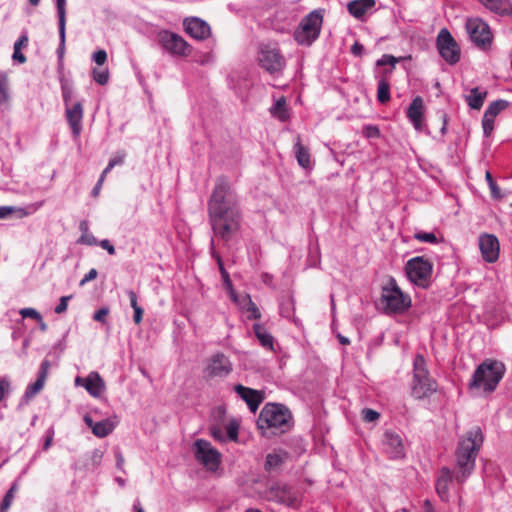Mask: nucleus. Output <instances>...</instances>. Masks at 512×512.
I'll use <instances>...</instances> for the list:
<instances>
[{
	"label": "nucleus",
	"instance_id": "nucleus-16",
	"mask_svg": "<svg viewBox=\"0 0 512 512\" xmlns=\"http://www.w3.org/2000/svg\"><path fill=\"white\" fill-rule=\"evenodd\" d=\"M50 361L45 359L41 362L40 367L37 372V379L34 383L29 384L26 387V390L22 396V402L28 403L32 398H34L44 387L46 379L48 377V372L50 368Z\"/></svg>",
	"mask_w": 512,
	"mask_h": 512
},
{
	"label": "nucleus",
	"instance_id": "nucleus-26",
	"mask_svg": "<svg viewBox=\"0 0 512 512\" xmlns=\"http://www.w3.org/2000/svg\"><path fill=\"white\" fill-rule=\"evenodd\" d=\"M84 422L91 428L92 433L99 438L108 436L115 428V424L110 419L94 422L91 416L85 415Z\"/></svg>",
	"mask_w": 512,
	"mask_h": 512
},
{
	"label": "nucleus",
	"instance_id": "nucleus-52",
	"mask_svg": "<svg viewBox=\"0 0 512 512\" xmlns=\"http://www.w3.org/2000/svg\"><path fill=\"white\" fill-rule=\"evenodd\" d=\"M397 62V58L392 55L385 54L379 60H377V66L390 65L392 68H394Z\"/></svg>",
	"mask_w": 512,
	"mask_h": 512
},
{
	"label": "nucleus",
	"instance_id": "nucleus-19",
	"mask_svg": "<svg viewBox=\"0 0 512 512\" xmlns=\"http://www.w3.org/2000/svg\"><path fill=\"white\" fill-rule=\"evenodd\" d=\"M183 25L185 32L196 40H205L211 33L209 24L198 17L186 18Z\"/></svg>",
	"mask_w": 512,
	"mask_h": 512
},
{
	"label": "nucleus",
	"instance_id": "nucleus-14",
	"mask_svg": "<svg viewBox=\"0 0 512 512\" xmlns=\"http://www.w3.org/2000/svg\"><path fill=\"white\" fill-rule=\"evenodd\" d=\"M267 497L269 500L288 507H296L299 503L297 492L290 486L281 483L271 485L267 490Z\"/></svg>",
	"mask_w": 512,
	"mask_h": 512
},
{
	"label": "nucleus",
	"instance_id": "nucleus-59",
	"mask_svg": "<svg viewBox=\"0 0 512 512\" xmlns=\"http://www.w3.org/2000/svg\"><path fill=\"white\" fill-rule=\"evenodd\" d=\"M13 498L10 495H4L2 502L0 503V512H7L13 503Z\"/></svg>",
	"mask_w": 512,
	"mask_h": 512
},
{
	"label": "nucleus",
	"instance_id": "nucleus-17",
	"mask_svg": "<svg viewBox=\"0 0 512 512\" xmlns=\"http://www.w3.org/2000/svg\"><path fill=\"white\" fill-rule=\"evenodd\" d=\"M479 248L483 259L488 263H494L499 257V241L492 234H483L479 237Z\"/></svg>",
	"mask_w": 512,
	"mask_h": 512
},
{
	"label": "nucleus",
	"instance_id": "nucleus-62",
	"mask_svg": "<svg viewBox=\"0 0 512 512\" xmlns=\"http://www.w3.org/2000/svg\"><path fill=\"white\" fill-rule=\"evenodd\" d=\"M99 245L101 246V248L106 250L110 255H114L116 253L114 246L110 243L108 239L101 240L99 242Z\"/></svg>",
	"mask_w": 512,
	"mask_h": 512
},
{
	"label": "nucleus",
	"instance_id": "nucleus-24",
	"mask_svg": "<svg viewBox=\"0 0 512 512\" xmlns=\"http://www.w3.org/2000/svg\"><path fill=\"white\" fill-rule=\"evenodd\" d=\"M234 390L246 402L251 412L255 413L263 401L262 394L241 384L235 385Z\"/></svg>",
	"mask_w": 512,
	"mask_h": 512
},
{
	"label": "nucleus",
	"instance_id": "nucleus-21",
	"mask_svg": "<svg viewBox=\"0 0 512 512\" xmlns=\"http://www.w3.org/2000/svg\"><path fill=\"white\" fill-rule=\"evenodd\" d=\"M424 101L420 96L415 97L410 103L406 115L413 127L420 131L424 125Z\"/></svg>",
	"mask_w": 512,
	"mask_h": 512
},
{
	"label": "nucleus",
	"instance_id": "nucleus-28",
	"mask_svg": "<svg viewBox=\"0 0 512 512\" xmlns=\"http://www.w3.org/2000/svg\"><path fill=\"white\" fill-rule=\"evenodd\" d=\"M485 8L501 16H512L510 0H478Z\"/></svg>",
	"mask_w": 512,
	"mask_h": 512
},
{
	"label": "nucleus",
	"instance_id": "nucleus-36",
	"mask_svg": "<svg viewBox=\"0 0 512 512\" xmlns=\"http://www.w3.org/2000/svg\"><path fill=\"white\" fill-rule=\"evenodd\" d=\"M508 107V102L506 100H496L489 104L487 109L484 112L483 116H486L490 119H494L497 115L504 109Z\"/></svg>",
	"mask_w": 512,
	"mask_h": 512
},
{
	"label": "nucleus",
	"instance_id": "nucleus-15",
	"mask_svg": "<svg viewBox=\"0 0 512 512\" xmlns=\"http://www.w3.org/2000/svg\"><path fill=\"white\" fill-rule=\"evenodd\" d=\"M384 453L390 459H400L405 456V445L400 434L392 430L385 431L382 439Z\"/></svg>",
	"mask_w": 512,
	"mask_h": 512
},
{
	"label": "nucleus",
	"instance_id": "nucleus-13",
	"mask_svg": "<svg viewBox=\"0 0 512 512\" xmlns=\"http://www.w3.org/2000/svg\"><path fill=\"white\" fill-rule=\"evenodd\" d=\"M436 47L440 56L449 64L455 65L460 61L461 49L448 29L439 31L436 39Z\"/></svg>",
	"mask_w": 512,
	"mask_h": 512
},
{
	"label": "nucleus",
	"instance_id": "nucleus-2",
	"mask_svg": "<svg viewBox=\"0 0 512 512\" xmlns=\"http://www.w3.org/2000/svg\"><path fill=\"white\" fill-rule=\"evenodd\" d=\"M484 436L480 427L468 430L457 444L455 451V480L463 484L475 468L476 458L483 445Z\"/></svg>",
	"mask_w": 512,
	"mask_h": 512
},
{
	"label": "nucleus",
	"instance_id": "nucleus-51",
	"mask_svg": "<svg viewBox=\"0 0 512 512\" xmlns=\"http://www.w3.org/2000/svg\"><path fill=\"white\" fill-rule=\"evenodd\" d=\"M10 392V380L8 377L0 378V402L5 398V396Z\"/></svg>",
	"mask_w": 512,
	"mask_h": 512
},
{
	"label": "nucleus",
	"instance_id": "nucleus-12",
	"mask_svg": "<svg viewBox=\"0 0 512 512\" xmlns=\"http://www.w3.org/2000/svg\"><path fill=\"white\" fill-rule=\"evenodd\" d=\"M157 38L162 48L173 56L187 57L192 52L191 45L177 33L161 30Z\"/></svg>",
	"mask_w": 512,
	"mask_h": 512
},
{
	"label": "nucleus",
	"instance_id": "nucleus-42",
	"mask_svg": "<svg viewBox=\"0 0 512 512\" xmlns=\"http://www.w3.org/2000/svg\"><path fill=\"white\" fill-rule=\"evenodd\" d=\"M60 82H61L62 98H63L65 107L72 105L71 104V98H72V94H73L72 86L70 85L68 80L61 79Z\"/></svg>",
	"mask_w": 512,
	"mask_h": 512
},
{
	"label": "nucleus",
	"instance_id": "nucleus-35",
	"mask_svg": "<svg viewBox=\"0 0 512 512\" xmlns=\"http://www.w3.org/2000/svg\"><path fill=\"white\" fill-rule=\"evenodd\" d=\"M210 246H211V254L212 256L216 259L217 261V264H218V267H219V270H220V273H221V277L223 279V282L224 284L226 285V287L230 288L231 289V292L234 291L232 289V282L230 280V276H229V273L227 272V270L225 269L224 267V264L222 262V259L220 257V255L218 253H216L215 249H214V240L211 239L210 241Z\"/></svg>",
	"mask_w": 512,
	"mask_h": 512
},
{
	"label": "nucleus",
	"instance_id": "nucleus-27",
	"mask_svg": "<svg viewBox=\"0 0 512 512\" xmlns=\"http://www.w3.org/2000/svg\"><path fill=\"white\" fill-rule=\"evenodd\" d=\"M253 330L261 347L275 353L276 342L272 334L262 324L259 323L253 325Z\"/></svg>",
	"mask_w": 512,
	"mask_h": 512
},
{
	"label": "nucleus",
	"instance_id": "nucleus-56",
	"mask_svg": "<svg viewBox=\"0 0 512 512\" xmlns=\"http://www.w3.org/2000/svg\"><path fill=\"white\" fill-rule=\"evenodd\" d=\"M110 310L108 307H102L100 309H98L94 315H93V319L97 322H100V323H105L106 322V317L107 315L109 314Z\"/></svg>",
	"mask_w": 512,
	"mask_h": 512
},
{
	"label": "nucleus",
	"instance_id": "nucleus-60",
	"mask_svg": "<svg viewBox=\"0 0 512 512\" xmlns=\"http://www.w3.org/2000/svg\"><path fill=\"white\" fill-rule=\"evenodd\" d=\"M97 275H98V272L95 268L90 269L89 272L87 274H85L83 279L80 281V285L83 286L87 282L94 280L97 277Z\"/></svg>",
	"mask_w": 512,
	"mask_h": 512
},
{
	"label": "nucleus",
	"instance_id": "nucleus-7",
	"mask_svg": "<svg viewBox=\"0 0 512 512\" xmlns=\"http://www.w3.org/2000/svg\"><path fill=\"white\" fill-rule=\"evenodd\" d=\"M258 63L271 75L279 76L286 67L285 57L274 43L261 44L258 50Z\"/></svg>",
	"mask_w": 512,
	"mask_h": 512
},
{
	"label": "nucleus",
	"instance_id": "nucleus-29",
	"mask_svg": "<svg viewBox=\"0 0 512 512\" xmlns=\"http://www.w3.org/2000/svg\"><path fill=\"white\" fill-rule=\"evenodd\" d=\"M232 300L237 303L242 309L249 313V319H259L261 317L260 310L257 305L252 301L250 295H244L239 298L234 291L231 293Z\"/></svg>",
	"mask_w": 512,
	"mask_h": 512
},
{
	"label": "nucleus",
	"instance_id": "nucleus-43",
	"mask_svg": "<svg viewBox=\"0 0 512 512\" xmlns=\"http://www.w3.org/2000/svg\"><path fill=\"white\" fill-rule=\"evenodd\" d=\"M13 213H17L19 218L27 215L23 208H15L12 206H0V219L8 218Z\"/></svg>",
	"mask_w": 512,
	"mask_h": 512
},
{
	"label": "nucleus",
	"instance_id": "nucleus-10",
	"mask_svg": "<svg viewBox=\"0 0 512 512\" xmlns=\"http://www.w3.org/2000/svg\"><path fill=\"white\" fill-rule=\"evenodd\" d=\"M195 459L209 471H216L221 463V453L204 439H197L193 445Z\"/></svg>",
	"mask_w": 512,
	"mask_h": 512
},
{
	"label": "nucleus",
	"instance_id": "nucleus-47",
	"mask_svg": "<svg viewBox=\"0 0 512 512\" xmlns=\"http://www.w3.org/2000/svg\"><path fill=\"white\" fill-rule=\"evenodd\" d=\"M362 134L368 139L378 138L380 136V130L376 125L367 124L363 126Z\"/></svg>",
	"mask_w": 512,
	"mask_h": 512
},
{
	"label": "nucleus",
	"instance_id": "nucleus-48",
	"mask_svg": "<svg viewBox=\"0 0 512 512\" xmlns=\"http://www.w3.org/2000/svg\"><path fill=\"white\" fill-rule=\"evenodd\" d=\"M19 314L23 317V318H31V319H34L35 321L37 320H41V314L34 308H22L20 311H19Z\"/></svg>",
	"mask_w": 512,
	"mask_h": 512
},
{
	"label": "nucleus",
	"instance_id": "nucleus-33",
	"mask_svg": "<svg viewBox=\"0 0 512 512\" xmlns=\"http://www.w3.org/2000/svg\"><path fill=\"white\" fill-rule=\"evenodd\" d=\"M270 113L280 121H286L289 118L286 99L284 97L277 99L270 108Z\"/></svg>",
	"mask_w": 512,
	"mask_h": 512
},
{
	"label": "nucleus",
	"instance_id": "nucleus-4",
	"mask_svg": "<svg viewBox=\"0 0 512 512\" xmlns=\"http://www.w3.org/2000/svg\"><path fill=\"white\" fill-rule=\"evenodd\" d=\"M292 414L290 410L280 403H266L257 419V427L263 433L273 430V433H285L292 427Z\"/></svg>",
	"mask_w": 512,
	"mask_h": 512
},
{
	"label": "nucleus",
	"instance_id": "nucleus-63",
	"mask_svg": "<svg viewBox=\"0 0 512 512\" xmlns=\"http://www.w3.org/2000/svg\"><path fill=\"white\" fill-rule=\"evenodd\" d=\"M363 52H364V46L362 44H360L359 42L356 41L351 46V53L354 56L360 57V56H362Z\"/></svg>",
	"mask_w": 512,
	"mask_h": 512
},
{
	"label": "nucleus",
	"instance_id": "nucleus-5",
	"mask_svg": "<svg viewBox=\"0 0 512 512\" xmlns=\"http://www.w3.org/2000/svg\"><path fill=\"white\" fill-rule=\"evenodd\" d=\"M410 390L411 396L416 400L429 398L438 390V383L430 375L427 362L422 354H417L414 357Z\"/></svg>",
	"mask_w": 512,
	"mask_h": 512
},
{
	"label": "nucleus",
	"instance_id": "nucleus-61",
	"mask_svg": "<svg viewBox=\"0 0 512 512\" xmlns=\"http://www.w3.org/2000/svg\"><path fill=\"white\" fill-rule=\"evenodd\" d=\"M210 432H211V436L215 440H217L219 442H224L226 440V437L224 436V434L220 428L213 427V428H211Z\"/></svg>",
	"mask_w": 512,
	"mask_h": 512
},
{
	"label": "nucleus",
	"instance_id": "nucleus-31",
	"mask_svg": "<svg viewBox=\"0 0 512 512\" xmlns=\"http://www.w3.org/2000/svg\"><path fill=\"white\" fill-rule=\"evenodd\" d=\"M287 458L288 453L282 450L269 453L266 456V461L264 465L265 470L271 471L273 469H277L281 464L285 462Z\"/></svg>",
	"mask_w": 512,
	"mask_h": 512
},
{
	"label": "nucleus",
	"instance_id": "nucleus-18",
	"mask_svg": "<svg viewBox=\"0 0 512 512\" xmlns=\"http://www.w3.org/2000/svg\"><path fill=\"white\" fill-rule=\"evenodd\" d=\"M84 110L80 101L65 107L66 120L72 130L74 138H78L82 131Z\"/></svg>",
	"mask_w": 512,
	"mask_h": 512
},
{
	"label": "nucleus",
	"instance_id": "nucleus-44",
	"mask_svg": "<svg viewBox=\"0 0 512 512\" xmlns=\"http://www.w3.org/2000/svg\"><path fill=\"white\" fill-rule=\"evenodd\" d=\"M58 26L66 27V0H56Z\"/></svg>",
	"mask_w": 512,
	"mask_h": 512
},
{
	"label": "nucleus",
	"instance_id": "nucleus-3",
	"mask_svg": "<svg viewBox=\"0 0 512 512\" xmlns=\"http://www.w3.org/2000/svg\"><path fill=\"white\" fill-rule=\"evenodd\" d=\"M505 371L506 367L501 361L486 359L474 370L468 382V388L492 393L502 380Z\"/></svg>",
	"mask_w": 512,
	"mask_h": 512
},
{
	"label": "nucleus",
	"instance_id": "nucleus-9",
	"mask_svg": "<svg viewBox=\"0 0 512 512\" xmlns=\"http://www.w3.org/2000/svg\"><path fill=\"white\" fill-rule=\"evenodd\" d=\"M469 39L479 48L487 49L491 46L493 34L490 26L481 18H468L465 24Z\"/></svg>",
	"mask_w": 512,
	"mask_h": 512
},
{
	"label": "nucleus",
	"instance_id": "nucleus-58",
	"mask_svg": "<svg viewBox=\"0 0 512 512\" xmlns=\"http://www.w3.org/2000/svg\"><path fill=\"white\" fill-rule=\"evenodd\" d=\"M54 434H55V431H54L53 427H49L46 430L45 441H44L43 447H42L44 451H47L51 447L53 438H54Z\"/></svg>",
	"mask_w": 512,
	"mask_h": 512
},
{
	"label": "nucleus",
	"instance_id": "nucleus-37",
	"mask_svg": "<svg viewBox=\"0 0 512 512\" xmlns=\"http://www.w3.org/2000/svg\"><path fill=\"white\" fill-rule=\"evenodd\" d=\"M27 43H28V37L26 34L20 36L19 39L14 43V47H13L14 51H13V55H12V59L14 61H17L21 64L26 62V57L21 52V48L23 46H26Z\"/></svg>",
	"mask_w": 512,
	"mask_h": 512
},
{
	"label": "nucleus",
	"instance_id": "nucleus-53",
	"mask_svg": "<svg viewBox=\"0 0 512 512\" xmlns=\"http://www.w3.org/2000/svg\"><path fill=\"white\" fill-rule=\"evenodd\" d=\"M362 417L366 422H373L380 417V414L373 409L365 408L362 410Z\"/></svg>",
	"mask_w": 512,
	"mask_h": 512
},
{
	"label": "nucleus",
	"instance_id": "nucleus-20",
	"mask_svg": "<svg viewBox=\"0 0 512 512\" xmlns=\"http://www.w3.org/2000/svg\"><path fill=\"white\" fill-rule=\"evenodd\" d=\"M207 371L211 377H226L232 371V365L228 357L223 353L213 355L207 366Z\"/></svg>",
	"mask_w": 512,
	"mask_h": 512
},
{
	"label": "nucleus",
	"instance_id": "nucleus-32",
	"mask_svg": "<svg viewBox=\"0 0 512 512\" xmlns=\"http://www.w3.org/2000/svg\"><path fill=\"white\" fill-rule=\"evenodd\" d=\"M486 95V91H480L478 88H472L465 99L471 109L479 110L483 106Z\"/></svg>",
	"mask_w": 512,
	"mask_h": 512
},
{
	"label": "nucleus",
	"instance_id": "nucleus-6",
	"mask_svg": "<svg viewBox=\"0 0 512 512\" xmlns=\"http://www.w3.org/2000/svg\"><path fill=\"white\" fill-rule=\"evenodd\" d=\"M380 303L387 314H402L411 307V298L402 292L394 278L382 287Z\"/></svg>",
	"mask_w": 512,
	"mask_h": 512
},
{
	"label": "nucleus",
	"instance_id": "nucleus-46",
	"mask_svg": "<svg viewBox=\"0 0 512 512\" xmlns=\"http://www.w3.org/2000/svg\"><path fill=\"white\" fill-rule=\"evenodd\" d=\"M414 238L420 242L437 243V237L433 232L418 231L414 234Z\"/></svg>",
	"mask_w": 512,
	"mask_h": 512
},
{
	"label": "nucleus",
	"instance_id": "nucleus-39",
	"mask_svg": "<svg viewBox=\"0 0 512 512\" xmlns=\"http://www.w3.org/2000/svg\"><path fill=\"white\" fill-rule=\"evenodd\" d=\"M377 100L382 104L390 100V84L384 78L380 79L378 82Z\"/></svg>",
	"mask_w": 512,
	"mask_h": 512
},
{
	"label": "nucleus",
	"instance_id": "nucleus-30",
	"mask_svg": "<svg viewBox=\"0 0 512 512\" xmlns=\"http://www.w3.org/2000/svg\"><path fill=\"white\" fill-rule=\"evenodd\" d=\"M294 153L298 164L305 169L311 168V156L308 148L302 145L300 136H297L294 144Z\"/></svg>",
	"mask_w": 512,
	"mask_h": 512
},
{
	"label": "nucleus",
	"instance_id": "nucleus-8",
	"mask_svg": "<svg viewBox=\"0 0 512 512\" xmlns=\"http://www.w3.org/2000/svg\"><path fill=\"white\" fill-rule=\"evenodd\" d=\"M322 22L323 18L320 12H310L302 19L294 32L296 42L300 45H311L319 37Z\"/></svg>",
	"mask_w": 512,
	"mask_h": 512
},
{
	"label": "nucleus",
	"instance_id": "nucleus-54",
	"mask_svg": "<svg viewBox=\"0 0 512 512\" xmlns=\"http://www.w3.org/2000/svg\"><path fill=\"white\" fill-rule=\"evenodd\" d=\"M92 60L99 66H102L107 61V53L105 50L100 49L93 53Z\"/></svg>",
	"mask_w": 512,
	"mask_h": 512
},
{
	"label": "nucleus",
	"instance_id": "nucleus-34",
	"mask_svg": "<svg viewBox=\"0 0 512 512\" xmlns=\"http://www.w3.org/2000/svg\"><path fill=\"white\" fill-rule=\"evenodd\" d=\"M275 20L283 21V23L280 25L275 24V29L280 32H284V31L289 30L290 27L294 24L295 16L291 13L287 14L284 10H281V11H277V13L275 15Z\"/></svg>",
	"mask_w": 512,
	"mask_h": 512
},
{
	"label": "nucleus",
	"instance_id": "nucleus-38",
	"mask_svg": "<svg viewBox=\"0 0 512 512\" xmlns=\"http://www.w3.org/2000/svg\"><path fill=\"white\" fill-rule=\"evenodd\" d=\"M126 293L134 310L133 320L135 324H140L143 318V309L138 305L137 294L133 290H127Z\"/></svg>",
	"mask_w": 512,
	"mask_h": 512
},
{
	"label": "nucleus",
	"instance_id": "nucleus-40",
	"mask_svg": "<svg viewBox=\"0 0 512 512\" xmlns=\"http://www.w3.org/2000/svg\"><path fill=\"white\" fill-rule=\"evenodd\" d=\"M92 78L99 85H106L109 82L110 74L107 68L92 70Z\"/></svg>",
	"mask_w": 512,
	"mask_h": 512
},
{
	"label": "nucleus",
	"instance_id": "nucleus-64",
	"mask_svg": "<svg viewBox=\"0 0 512 512\" xmlns=\"http://www.w3.org/2000/svg\"><path fill=\"white\" fill-rule=\"evenodd\" d=\"M124 159H125V154H119V155H116L115 157L111 158L109 160L108 164L110 165V167L114 168L116 165L123 164Z\"/></svg>",
	"mask_w": 512,
	"mask_h": 512
},
{
	"label": "nucleus",
	"instance_id": "nucleus-45",
	"mask_svg": "<svg viewBox=\"0 0 512 512\" xmlns=\"http://www.w3.org/2000/svg\"><path fill=\"white\" fill-rule=\"evenodd\" d=\"M9 100L8 78L6 75H0V103H6Z\"/></svg>",
	"mask_w": 512,
	"mask_h": 512
},
{
	"label": "nucleus",
	"instance_id": "nucleus-11",
	"mask_svg": "<svg viewBox=\"0 0 512 512\" xmlns=\"http://www.w3.org/2000/svg\"><path fill=\"white\" fill-rule=\"evenodd\" d=\"M405 270L411 282L426 287L432 275L433 265L428 259L417 256L407 261Z\"/></svg>",
	"mask_w": 512,
	"mask_h": 512
},
{
	"label": "nucleus",
	"instance_id": "nucleus-49",
	"mask_svg": "<svg viewBox=\"0 0 512 512\" xmlns=\"http://www.w3.org/2000/svg\"><path fill=\"white\" fill-rule=\"evenodd\" d=\"M485 178H486V181H487V183L489 185V188L491 190L492 196L495 197V198L500 197V190H499L497 184L495 183V181H494V179H493V177H492V175H491V173L489 171L486 172Z\"/></svg>",
	"mask_w": 512,
	"mask_h": 512
},
{
	"label": "nucleus",
	"instance_id": "nucleus-57",
	"mask_svg": "<svg viewBox=\"0 0 512 512\" xmlns=\"http://www.w3.org/2000/svg\"><path fill=\"white\" fill-rule=\"evenodd\" d=\"M72 298L71 295H68V296H62L60 298V301L58 303V305L55 307V313L57 314H62L64 313L66 310H67V307H68V302L69 300Z\"/></svg>",
	"mask_w": 512,
	"mask_h": 512
},
{
	"label": "nucleus",
	"instance_id": "nucleus-50",
	"mask_svg": "<svg viewBox=\"0 0 512 512\" xmlns=\"http://www.w3.org/2000/svg\"><path fill=\"white\" fill-rule=\"evenodd\" d=\"M494 119H490L486 116L482 118L483 134L485 137H489L494 129Z\"/></svg>",
	"mask_w": 512,
	"mask_h": 512
},
{
	"label": "nucleus",
	"instance_id": "nucleus-55",
	"mask_svg": "<svg viewBox=\"0 0 512 512\" xmlns=\"http://www.w3.org/2000/svg\"><path fill=\"white\" fill-rule=\"evenodd\" d=\"M77 242L79 244H85V245H89V246H93V245L97 244L96 238L90 232L81 234V236L79 237Z\"/></svg>",
	"mask_w": 512,
	"mask_h": 512
},
{
	"label": "nucleus",
	"instance_id": "nucleus-22",
	"mask_svg": "<svg viewBox=\"0 0 512 512\" xmlns=\"http://www.w3.org/2000/svg\"><path fill=\"white\" fill-rule=\"evenodd\" d=\"M455 479V473L449 467H443L439 471L436 480V492L442 501L448 502L450 499V485Z\"/></svg>",
	"mask_w": 512,
	"mask_h": 512
},
{
	"label": "nucleus",
	"instance_id": "nucleus-23",
	"mask_svg": "<svg viewBox=\"0 0 512 512\" xmlns=\"http://www.w3.org/2000/svg\"><path fill=\"white\" fill-rule=\"evenodd\" d=\"M76 384H81L93 397H99L105 390L104 381L97 372H91L86 378L77 377Z\"/></svg>",
	"mask_w": 512,
	"mask_h": 512
},
{
	"label": "nucleus",
	"instance_id": "nucleus-25",
	"mask_svg": "<svg viewBox=\"0 0 512 512\" xmlns=\"http://www.w3.org/2000/svg\"><path fill=\"white\" fill-rule=\"evenodd\" d=\"M375 0H353L347 4V10L354 18L363 20L375 7Z\"/></svg>",
	"mask_w": 512,
	"mask_h": 512
},
{
	"label": "nucleus",
	"instance_id": "nucleus-41",
	"mask_svg": "<svg viewBox=\"0 0 512 512\" xmlns=\"http://www.w3.org/2000/svg\"><path fill=\"white\" fill-rule=\"evenodd\" d=\"M58 32H59V45L57 48V57L59 62L63 61L64 54H65V42H66V27L58 26Z\"/></svg>",
	"mask_w": 512,
	"mask_h": 512
},
{
	"label": "nucleus",
	"instance_id": "nucleus-1",
	"mask_svg": "<svg viewBox=\"0 0 512 512\" xmlns=\"http://www.w3.org/2000/svg\"><path fill=\"white\" fill-rule=\"evenodd\" d=\"M207 210L214 235L230 241L240 228L242 216L237 195L226 178H217Z\"/></svg>",
	"mask_w": 512,
	"mask_h": 512
}]
</instances>
